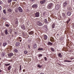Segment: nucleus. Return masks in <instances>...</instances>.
Masks as SVG:
<instances>
[{
    "instance_id": "1",
    "label": "nucleus",
    "mask_w": 74,
    "mask_h": 74,
    "mask_svg": "<svg viewBox=\"0 0 74 74\" xmlns=\"http://www.w3.org/2000/svg\"><path fill=\"white\" fill-rule=\"evenodd\" d=\"M53 4L52 3H50L47 6V9H50L51 8V7L52 6Z\"/></svg>"
},
{
    "instance_id": "2",
    "label": "nucleus",
    "mask_w": 74,
    "mask_h": 74,
    "mask_svg": "<svg viewBox=\"0 0 74 74\" xmlns=\"http://www.w3.org/2000/svg\"><path fill=\"white\" fill-rule=\"evenodd\" d=\"M18 11L20 12H23V10L20 7H19L18 8Z\"/></svg>"
},
{
    "instance_id": "3",
    "label": "nucleus",
    "mask_w": 74,
    "mask_h": 74,
    "mask_svg": "<svg viewBox=\"0 0 74 74\" xmlns=\"http://www.w3.org/2000/svg\"><path fill=\"white\" fill-rule=\"evenodd\" d=\"M68 2L67 1H66L65 2L63 3V6L65 7H66L67 5V3Z\"/></svg>"
},
{
    "instance_id": "4",
    "label": "nucleus",
    "mask_w": 74,
    "mask_h": 74,
    "mask_svg": "<svg viewBox=\"0 0 74 74\" xmlns=\"http://www.w3.org/2000/svg\"><path fill=\"white\" fill-rule=\"evenodd\" d=\"M37 25L39 26H41L42 25V23L41 22H40V21H38L37 22Z\"/></svg>"
},
{
    "instance_id": "5",
    "label": "nucleus",
    "mask_w": 74,
    "mask_h": 74,
    "mask_svg": "<svg viewBox=\"0 0 74 74\" xmlns=\"http://www.w3.org/2000/svg\"><path fill=\"white\" fill-rule=\"evenodd\" d=\"M62 16L64 18H67V16L64 13H62Z\"/></svg>"
},
{
    "instance_id": "6",
    "label": "nucleus",
    "mask_w": 74,
    "mask_h": 74,
    "mask_svg": "<svg viewBox=\"0 0 74 74\" xmlns=\"http://www.w3.org/2000/svg\"><path fill=\"white\" fill-rule=\"evenodd\" d=\"M8 55L9 57H11V56H12L14 55V54L12 53H9L8 54Z\"/></svg>"
},
{
    "instance_id": "7",
    "label": "nucleus",
    "mask_w": 74,
    "mask_h": 74,
    "mask_svg": "<svg viewBox=\"0 0 74 74\" xmlns=\"http://www.w3.org/2000/svg\"><path fill=\"white\" fill-rule=\"evenodd\" d=\"M53 44V43L50 42H48L47 43V45H52Z\"/></svg>"
},
{
    "instance_id": "8",
    "label": "nucleus",
    "mask_w": 74,
    "mask_h": 74,
    "mask_svg": "<svg viewBox=\"0 0 74 74\" xmlns=\"http://www.w3.org/2000/svg\"><path fill=\"white\" fill-rule=\"evenodd\" d=\"M32 7L33 8H37V5L36 4L33 5Z\"/></svg>"
},
{
    "instance_id": "9",
    "label": "nucleus",
    "mask_w": 74,
    "mask_h": 74,
    "mask_svg": "<svg viewBox=\"0 0 74 74\" xmlns=\"http://www.w3.org/2000/svg\"><path fill=\"white\" fill-rule=\"evenodd\" d=\"M67 15L68 16H70L71 15V13L70 12H68L67 13Z\"/></svg>"
},
{
    "instance_id": "10",
    "label": "nucleus",
    "mask_w": 74,
    "mask_h": 74,
    "mask_svg": "<svg viewBox=\"0 0 74 74\" xmlns=\"http://www.w3.org/2000/svg\"><path fill=\"white\" fill-rule=\"evenodd\" d=\"M4 32L5 35H7V34H8V33L7 29H5V30L4 31Z\"/></svg>"
},
{
    "instance_id": "11",
    "label": "nucleus",
    "mask_w": 74,
    "mask_h": 74,
    "mask_svg": "<svg viewBox=\"0 0 74 74\" xmlns=\"http://www.w3.org/2000/svg\"><path fill=\"white\" fill-rule=\"evenodd\" d=\"M45 22L46 24L49 23V22L47 21V20L46 19V18L45 19Z\"/></svg>"
},
{
    "instance_id": "12",
    "label": "nucleus",
    "mask_w": 74,
    "mask_h": 74,
    "mask_svg": "<svg viewBox=\"0 0 74 74\" xmlns=\"http://www.w3.org/2000/svg\"><path fill=\"white\" fill-rule=\"evenodd\" d=\"M19 44H20V43H19V42L16 43L15 44V45L16 47H18Z\"/></svg>"
},
{
    "instance_id": "13",
    "label": "nucleus",
    "mask_w": 74,
    "mask_h": 74,
    "mask_svg": "<svg viewBox=\"0 0 74 74\" xmlns=\"http://www.w3.org/2000/svg\"><path fill=\"white\" fill-rule=\"evenodd\" d=\"M48 38V36H47L46 35H44V40H47Z\"/></svg>"
},
{
    "instance_id": "14",
    "label": "nucleus",
    "mask_w": 74,
    "mask_h": 74,
    "mask_svg": "<svg viewBox=\"0 0 74 74\" xmlns=\"http://www.w3.org/2000/svg\"><path fill=\"white\" fill-rule=\"evenodd\" d=\"M70 21H71V18H69V19H68L67 21H66V23L67 24L69 23V22Z\"/></svg>"
},
{
    "instance_id": "15",
    "label": "nucleus",
    "mask_w": 74,
    "mask_h": 74,
    "mask_svg": "<svg viewBox=\"0 0 74 74\" xmlns=\"http://www.w3.org/2000/svg\"><path fill=\"white\" fill-rule=\"evenodd\" d=\"M34 33V32H33V31H31L30 32H29V34L31 35H33Z\"/></svg>"
},
{
    "instance_id": "16",
    "label": "nucleus",
    "mask_w": 74,
    "mask_h": 74,
    "mask_svg": "<svg viewBox=\"0 0 74 74\" xmlns=\"http://www.w3.org/2000/svg\"><path fill=\"white\" fill-rule=\"evenodd\" d=\"M58 56L59 57H60V58L62 57V54H61V53H58Z\"/></svg>"
},
{
    "instance_id": "17",
    "label": "nucleus",
    "mask_w": 74,
    "mask_h": 74,
    "mask_svg": "<svg viewBox=\"0 0 74 74\" xmlns=\"http://www.w3.org/2000/svg\"><path fill=\"white\" fill-rule=\"evenodd\" d=\"M21 27L22 29H25V27L24 26V25H23L22 26H21Z\"/></svg>"
},
{
    "instance_id": "18",
    "label": "nucleus",
    "mask_w": 74,
    "mask_h": 74,
    "mask_svg": "<svg viewBox=\"0 0 74 74\" xmlns=\"http://www.w3.org/2000/svg\"><path fill=\"white\" fill-rule=\"evenodd\" d=\"M11 66H9L8 68V71H10V70H11Z\"/></svg>"
},
{
    "instance_id": "19",
    "label": "nucleus",
    "mask_w": 74,
    "mask_h": 74,
    "mask_svg": "<svg viewBox=\"0 0 74 74\" xmlns=\"http://www.w3.org/2000/svg\"><path fill=\"white\" fill-rule=\"evenodd\" d=\"M55 24H53L52 25L51 27L52 29H54V28H55Z\"/></svg>"
},
{
    "instance_id": "20",
    "label": "nucleus",
    "mask_w": 74,
    "mask_h": 74,
    "mask_svg": "<svg viewBox=\"0 0 74 74\" xmlns=\"http://www.w3.org/2000/svg\"><path fill=\"white\" fill-rule=\"evenodd\" d=\"M8 12H11L12 11V10L10 8L8 9Z\"/></svg>"
},
{
    "instance_id": "21",
    "label": "nucleus",
    "mask_w": 74,
    "mask_h": 74,
    "mask_svg": "<svg viewBox=\"0 0 74 74\" xmlns=\"http://www.w3.org/2000/svg\"><path fill=\"white\" fill-rule=\"evenodd\" d=\"M33 47L34 48H37V45L36 44H34V45Z\"/></svg>"
},
{
    "instance_id": "22",
    "label": "nucleus",
    "mask_w": 74,
    "mask_h": 74,
    "mask_svg": "<svg viewBox=\"0 0 74 74\" xmlns=\"http://www.w3.org/2000/svg\"><path fill=\"white\" fill-rule=\"evenodd\" d=\"M7 44V42H4L3 43V45L4 46V47H5V46Z\"/></svg>"
},
{
    "instance_id": "23",
    "label": "nucleus",
    "mask_w": 74,
    "mask_h": 74,
    "mask_svg": "<svg viewBox=\"0 0 74 74\" xmlns=\"http://www.w3.org/2000/svg\"><path fill=\"white\" fill-rule=\"evenodd\" d=\"M38 51H42V50H43V49L42 48H39L38 49Z\"/></svg>"
},
{
    "instance_id": "24",
    "label": "nucleus",
    "mask_w": 74,
    "mask_h": 74,
    "mask_svg": "<svg viewBox=\"0 0 74 74\" xmlns=\"http://www.w3.org/2000/svg\"><path fill=\"white\" fill-rule=\"evenodd\" d=\"M51 42H53V40H54V38L53 37H52L51 38Z\"/></svg>"
},
{
    "instance_id": "25",
    "label": "nucleus",
    "mask_w": 74,
    "mask_h": 74,
    "mask_svg": "<svg viewBox=\"0 0 74 74\" xmlns=\"http://www.w3.org/2000/svg\"><path fill=\"white\" fill-rule=\"evenodd\" d=\"M3 12L5 14L7 13V12H6V10L5 9L3 10Z\"/></svg>"
},
{
    "instance_id": "26",
    "label": "nucleus",
    "mask_w": 74,
    "mask_h": 74,
    "mask_svg": "<svg viewBox=\"0 0 74 74\" xmlns=\"http://www.w3.org/2000/svg\"><path fill=\"white\" fill-rule=\"evenodd\" d=\"M51 49L52 51V52H54L55 51L54 49L53 48H51Z\"/></svg>"
},
{
    "instance_id": "27",
    "label": "nucleus",
    "mask_w": 74,
    "mask_h": 74,
    "mask_svg": "<svg viewBox=\"0 0 74 74\" xmlns=\"http://www.w3.org/2000/svg\"><path fill=\"white\" fill-rule=\"evenodd\" d=\"M5 66H8L10 65V64H5Z\"/></svg>"
},
{
    "instance_id": "28",
    "label": "nucleus",
    "mask_w": 74,
    "mask_h": 74,
    "mask_svg": "<svg viewBox=\"0 0 74 74\" xmlns=\"http://www.w3.org/2000/svg\"><path fill=\"white\" fill-rule=\"evenodd\" d=\"M64 62H71V61H68V60H64Z\"/></svg>"
},
{
    "instance_id": "29",
    "label": "nucleus",
    "mask_w": 74,
    "mask_h": 74,
    "mask_svg": "<svg viewBox=\"0 0 74 74\" xmlns=\"http://www.w3.org/2000/svg\"><path fill=\"white\" fill-rule=\"evenodd\" d=\"M51 18H50L49 17L48 18V22H49V23L51 21Z\"/></svg>"
},
{
    "instance_id": "30",
    "label": "nucleus",
    "mask_w": 74,
    "mask_h": 74,
    "mask_svg": "<svg viewBox=\"0 0 74 74\" xmlns=\"http://www.w3.org/2000/svg\"><path fill=\"white\" fill-rule=\"evenodd\" d=\"M38 67H39V68H41V67H42V66L40 65V64H38Z\"/></svg>"
},
{
    "instance_id": "31",
    "label": "nucleus",
    "mask_w": 74,
    "mask_h": 74,
    "mask_svg": "<svg viewBox=\"0 0 74 74\" xmlns=\"http://www.w3.org/2000/svg\"><path fill=\"white\" fill-rule=\"evenodd\" d=\"M14 52H18V50H17L16 49H15L14 50Z\"/></svg>"
},
{
    "instance_id": "32",
    "label": "nucleus",
    "mask_w": 74,
    "mask_h": 74,
    "mask_svg": "<svg viewBox=\"0 0 74 74\" xmlns=\"http://www.w3.org/2000/svg\"><path fill=\"white\" fill-rule=\"evenodd\" d=\"M2 56L3 57H4V56L5 55V54L4 53H2L1 54Z\"/></svg>"
},
{
    "instance_id": "33",
    "label": "nucleus",
    "mask_w": 74,
    "mask_h": 74,
    "mask_svg": "<svg viewBox=\"0 0 74 74\" xmlns=\"http://www.w3.org/2000/svg\"><path fill=\"white\" fill-rule=\"evenodd\" d=\"M12 1V0H8V3H11Z\"/></svg>"
},
{
    "instance_id": "34",
    "label": "nucleus",
    "mask_w": 74,
    "mask_h": 74,
    "mask_svg": "<svg viewBox=\"0 0 74 74\" xmlns=\"http://www.w3.org/2000/svg\"><path fill=\"white\" fill-rule=\"evenodd\" d=\"M24 52V54H27V51H25Z\"/></svg>"
},
{
    "instance_id": "35",
    "label": "nucleus",
    "mask_w": 74,
    "mask_h": 74,
    "mask_svg": "<svg viewBox=\"0 0 74 74\" xmlns=\"http://www.w3.org/2000/svg\"><path fill=\"white\" fill-rule=\"evenodd\" d=\"M40 16V13L38 12H37V17H38Z\"/></svg>"
},
{
    "instance_id": "36",
    "label": "nucleus",
    "mask_w": 74,
    "mask_h": 74,
    "mask_svg": "<svg viewBox=\"0 0 74 74\" xmlns=\"http://www.w3.org/2000/svg\"><path fill=\"white\" fill-rule=\"evenodd\" d=\"M42 1V3H45V1H46V0H43V1Z\"/></svg>"
},
{
    "instance_id": "37",
    "label": "nucleus",
    "mask_w": 74,
    "mask_h": 74,
    "mask_svg": "<svg viewBox=\"0 0 74 74\" xmlns=\"http://www.w3.org/2000/svg\"><path fill=\"white\" fill-rule=\"evenodd\" d=\"M35 17H37V12L35 13Z\"/></svg>"
},
{
    "instance_id": "38",
    "label": "nucleus",
    "mask_w": 74,
    "mask_h": 74,
    "mask_svg": "<svg viewBox=\"0 0 74 74\" xmlns=\"http://www.w3.org/2000/svg\"><path fill=\"white\" fill-rule=\"evenodd\" d=\"M42 56V54H39L38 55V57H41V56Z\"/></svg>"
},
{
    "instance_id": "39",
    "label": "nucleus",
    "mask_w": 74,
    "mask_h": 74,
    "mask_svg": "<svg viewBox=\"0 0 74 74\" xmlns=\"http://www.w3.org/2000/svg\"><path fill=\"white\" fill-rule=\"evenodd\" d=\"M44 59H45V61H47V57H45Z\"/></svg>"
},
{
    "instance_id": "40",
    "label": "nucleus",
    "mask_w": 74,
    "mask_h": 74,
    "mask_svg": "<svg viewBox=\"0 0 74 74\" xmlns=\"http://www.w3.org/2000/svg\"><path fill=\"white\" fill-rule=\"evenodd\" d=\"M56 8L57 9V10H59V7H57V6H56Z\"/></svg>"
},
{
    "instance_id": "41",
    "label": "nucleus",
    "mask_w": 74,
    "mask_h": 74,
    "mask_svg": "<svg viewBox=\"0 0 74 74\" xmlns=\"http://www.w3.org/2000/svg\"><path fill=\"white\" fill-rule=\"evenodd\" d=\"M45 30H46V31H47V30H48V27H47L46 28H45Z\"/></svg>"
},
{
    "instance_id": "42",
    "label": "nucleus",
    "mask_w": 74,
    "mask_h": 74,
    "mask_svg": "<svg viewBox=\"0 0 74 74\" xmlns=\"http://www.w3.org/2000/svg\"><path fill=\"white\" fill-rule=\"evenodd\" d=\"M5 26L6 27H8L9 26V25L8 24L5 25Z\"/></svg>"
},
{
    "instance_id": "43",
    "label": "nucleus",
    "mask_w": 74,
    "mask_h": 74,
    "mask_svg": "<svg viewBox=\"0 0 74 74\" xmlns=\"http://www.w3.org/2000/svg\"><path fill=\"white\" fill-rule=\"evenodd\" d=\"M40 3L41 4H43L44 3H42V2L41 1H40Z\"/></svg>"
},
{
    "instance_id": "44",
    "label": "nucleus",
    "mask_w": 74,
    "mask_h": 74,
    "mask_svg": "<svg viewBox=\"0 0 74 74\" xmlns=\"http://www.w3.org/2000/svg\"><path fill=\"white\" fill-rule=\"evenodd\" d=\"M3 4V2H2L1 1H0V4Z\"/></svg>"
},
{
    "instance_id": "45",
    "label": "nucleus",
    "mask_w": 74,
    "mask_h": 74,
    "mask_svg": "<svg viewBox=\"0 0 74 74\" xmlns=\"http://www.w3.org/2000/svg\"><path fill=\"white\" fill-rule=\"evenodd\" d=\"M22 70V69H21V65L20 66V69L19 70Z\"/></svg>"
},
{
    "instance_id": "46",
    "label": "nucleus",
    "mask_w": 74,
    "mask_h": 74,
    "mask_svg": "<svg viewBox=\"0 0 74 74\" xmlns=\"http://www.w3.org/2000/svg\"><path fill=\"white\" fill-rule=\"evenodd\" d=\"M15 11L16 12H18V10H15Z\"/></svg>"
},
{
    "instance_id": "47",
    "label": "nucleus",
    "mask_w": 74,
    "mask_h": 74,
    "mask_svg": "<svg viewBox=\"0 0 74 74\" xmlns=\"http://www.w3.org/2000/svg\"><path fill=\"white\" fill-rule=\"evenodd\" d=\"M44 27H45V28H46V27H47V26L46 25H45L44 26Z\"/></svg>"
},
{
    "instance_id": "48",
    "label": "nucleus",
    "mask_w": 74,
    "mask_h": 74,
    "mask_svg": "<svg viewBox=\"0 0 74 74\" xmlns=\"http://www.w3.org/2000/svg\"><path fill=\"white\" fill-rule=\"evenodd\" d=\"M28 48L29 49L30 48V45H28Z\"/></svg>"
},
{
    "instance_id": "49",
    "label": "nucleus",
    "mask_w": 74,
    "mask_h": 74,
    "mask_svg": "<svg viewBox=\"0 0 74 74\" xmlns=\"http://www.w3.org/2000/svg\"><path fill=\"white\" fill-rule=\"evenodd\" d=\"M43 15H44V16H45V12H44V13H43Z\"/></svg>"
},
{
    "instance_id": "50",
    "label": "nucleus",
    "mask_w": 74,
    "mask_h": 74,
    "mask_svg": "<svg viewBox=\"0 0 74 74\" xmlns=\"http://www.w3.org/2000/svg\"><path fill=\"white\" fill-rule=\"evenodd\" d=\"M59 34H57V37H59Z\"/></svg>"
},
{
    "instance_id": "51",
    "label": "nucleus",
    "mask_w": 74,
    "mask_h": 74,
    "mask_svg": "<svg viewBox=\"0 0 74 74\" xmlns=\"http://www.w3.org/2000/svg\"><path fill=\"white\" fill-rule=\"evenodd\" d=\"M35 0H30L31 1H33H33H34Z\"/></svg>"
},
{
    "instance_id": "52",
    "label": "nucleus",
    "mask_w": 74,
    "mask_h": 74,
    "mask_svg": "<svg viewBox=\"0 0 74 74\" xmlns=\"http://www.w3.org/2000/svg\"><path fill=\"white\" fill-rule=\"evenodd\" d=\"M15 7H16V6H17V4H16L15 5H14Z\"/></svg>"
},
{
    "instance_id": "53",
    "label": "nucleus",
    "mask_w": 74,
    "mask_h": 74,
    "mask_svg": "<svg viewBox=\"0 0 74 74\" xmlns=\"http://www.w3.org/2000/svg\"><path fill=\"white\" fill-rule=\"evenodd\" d=\"M1 10V7L0 6V10Z\"/></svg>"
},
{
    "instance_id": "54",
    "label": "nucleus",
    "mask_w": 74,
    "mask_h": 74,
    "mask_svg": "<svg viewBox=\"0 0 74 74\" xmlns=\"http://www.w3.org/2000/svg\"><path fill=\"white\" fill-rule=\"evenodd\" d=\"M25 69H23V72H25Z\"/></svg>"
},
{
    "instance_id": "55",
    "label": "nucleus",
    "mask_w": 74,
    "mask_h": 74,
    "mask_svg": "<svg viewBox=\"0 0 74 74\" xmlns=\"http://www.w3.org/2000/svg\"><path fill=\"white\" fill-rule=\"evenodd\" d=\"M14 1H17V0H14Z\"/></svg>"
},
{
    "instance_id": "56",
    "label": "nucleus",
    "mask_w": 74,
    "mask_h": 74,
    "mask_svg": "<svg viewBox=\"0 0 74 74\" xmlns=\"http://www.w3.org/2000/svg\"><path fill=\"white\" fill-rule=\"evenodd\" d=\"M18 38H19V39H21V37H19Z\"/></svg>"
},
{
    "instance_id": "57",
    "label": "nucleus",
    "mask_w": 74,
    "mask_h": 74,
    "mask_svg": "<svg viewBox=\"0 0 74 74\" xmlns=\"http://www.w3.org/2000/svg\"><path fill=\"white\" fill-rule=\"evenodd\" d=\"M72 26H73V28H74V24H73V25H72Z\"/></svg>"
},
{
    "instance_id": "58",
    "label": "nucleus",
    "mask_w": 74,
    "mask_h": 74,
    "mask_svg": "<svg viewBox=\"0 0 74 74\" xmlns=\"http://www.w3.org/2000/svg\"><path fill=\"white\" fill-rule=\"evenodd\" d=\"M2 36H4V34H2Z\"/></svg>"
},
{
    "instance_id": "59",
    "label": "nucleus",
    "mask_w": 74,
    "mask_h": 74,
    "mask_svg": "<svg viewBox=\"0 0 74 74\" xmlns=\"http://www.w3.org/2000/svg\"><path fill=\"white\" fill-rule=\"evenodd\" d=\"M40 74H44V73H40Z\"/></svg>"
},
{
    "instance_id": "60",
    "label": "nucleus",
    "mask_w": 74,
    "mask_h": 74,
    "mask_svg": "<svg viewBox=\"0 0 74 74\" xmlns=\"http://www.w3.org/2000/svg\"><path fill=\"white\" fill-rule=\"evenodd\" d=\"M1 43L0 42V46H1Z\"/></svg>"
},
{
    "instance_id": "61",
    "label": "nucleus",
    "mask_w": 74,
    "mask_h": 74,
    "mask_svg": "<svg viewBox=\"0 0 74 74\" xmlns=\"http://www.w3.org/2000/svg\"><path fill=\"white\" fill-rule=\"evenodd\" d=\"M16 24H18V22H16Z\"/></svg>"
},
{
    "instance_id": "62",
    "label": "nucleus",
    "mask_w": 74,
    "mask_h": 74,
    "mask_svg": "<svg viewBox=\"0 0 74 74\" xmlns=\"http://www.w3.org/2000/svg\"><path fill=\"white\" fill-rule=\"evenodd\" d=\"M20 42H21V41H22V40H20Z\"/></svg>"
},
{
    "instance_id": "63",
    "label": "nucleus",
    "mask_w": 74,
    "mask_h": 74,
    "mask_svg": "<svg viewBox=\"0 0 74 74\" xmlns=\"http://www.w3.org/2000/svg\"><path fill=\"white\" fill-rule=\"evenodd\" d=\"M61 39H62V38H60V40H61Z\"/></svg>"
},
{
    "instance_id": "64",
    "label": "nucleus",
    "mask_w": 74,
    "mask_h": 74,
    "mask_svg": "<svg viewBox=\"0 0 74 74\" xmlns=\"http://www.w3.org/2000/svg\"><path fill=\"white\" fill-rule=\"evenodd\" d=\"M0 72L1 73V70H0Z\"/></svg>"
}]
</instances>
